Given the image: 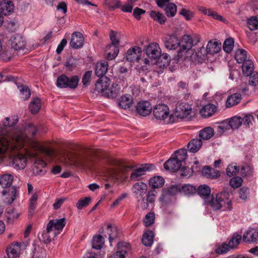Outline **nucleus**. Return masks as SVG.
Wrapping results in <instances>:
<instances>
[{"mask_svg":"<svg viewBox=\"0 0 258 258\" xmlns=\"http://www.w3.org/2000/svg\"><path fill=\"white\" fill-rule=\"evenodd\" d=\"M230 248H231L229 243L228 244H227L226 243H224L221 245L216 248L215 252L218 254H222L228 252Z\"/></svg>","mask_w":258,"mask_h":258,"instance_id":"obj_62","label":"nucleus"},{"mask_svg":"<svg viewBox=\"0 0 258 258\" xmlns=\"http://www.w3.org/2000/svg\"><path fill=\"white\" fill-rule=\"evenodd\" d=\"M12 47L15 50L23 49L26 46L25 39L19 34H16L12 36L10 39Z\"/></svg>","mask_w":258,"mask_h":258,"instance_id":"obj_15","label":"nucleus"},{"mask_svg":"<svg viewBox=\"0 0 258 258\" xmlns=\"http://www.w3.org/2000/svg\"><path fill=\"white\" fill-rule=\"evenodd\" d=\"M239 170V167L236 165H230L226 169V173L228 176L231 177L235 175Z\"/></svg>","mask_w":258,"mask_h":258,"instance_id":"obj_56","label":"nucleus"},{"mask_svg":"<svg viewBox=\"0 0 258 258\" xmlns=\"http://www.w3.org/2000/svg\"><path fill=\"white\" fill-rule=\"evenodd\" d=\"M155 166L152 164H145L140 167L135 169L131 174L130 179L132 181H137L140 179L141 177L144 175L147 171L153 170Z\"/></svg>","mask_w":258,"mask_h":258,"instance_id":"obj_8","label":"nucleus"},{"mask_svg":"<svg viewBox=\"0 0 258 258\" xmlns=\"http://www.w3.org/2000/svg\"><path fill=\"white\" fill-rule=\"evenodd\" d=\"M41 106V100L38 98L33 99L29 104V109L32 113L35 114L39 111Z\"/></svg>","mask_w":258,"mask_h":258,"instance_id":"obj_42","label":"nucleus"},{"mask_svg":"<svg viewBox=\"0 0 258 258\" xmlns=\"http://www.w3.org/2000/svg\"><path fill=\"white\" fill-rule=\"evenodd\" d=\"M214 135V129L211 127H206L200 131L199 136L201 140H208L213 137Z\"/></svg>","mask_w":258,"mask_h":258,"instance_id":"obj_34","label":"nucleus"},{"mask_svg":"<svg viewBox=\"0 0 258 258\" xmlns=\"http://www.w3.org/2000/svg\"><path fill=\"white\" fill-rule=\"evenodd\" d=\"M164 45L169 50H175L179 47V40L175 35L172 34L165 39Z\"/></svg>","mask_w":258,"mask_h":258,"instance_id":"obj_21","label":"nucleus"},{"mask_svg":"<svg viewBox=\"0 0 258 258\" xmlns=\"http://www.w3.org/2000/svg\"><path fill=\"white\" fill-rule=\"evenodd\" d=\"M242 123V118L235 116L229 120V125L232 130L238 129Z\"/></svg>","mask_w":258,"mask_h":258,"instance_id":"obj_45","label":"nucleus"},{"mask_svg":"<svg viewBox=\"0 0 258 258\" xmlns=\"http://www.w3.org/2000/svg\"><path fill=\"white\" fill-rule=\"evenodd\" d=\"M221 43L217 41L210 40L208 42L206 47L207 52L210 54L218 53L221 50Z\"/></svg>","mask_w":258,"mask_h":258,"instance_id":"obj_29","label":"nucleus"},{"mask_svg":"<svg viewBox=\"0 0 258 258\" xmlns=\"http://www.w3.org/2000/svg\"><path fill=\"white\" fill-rule=\"evenodd\" d=\"M27 137L23 134L16 135L13 137L12 141L4 137H0V160L3 159L4 153L9 148L13 150H19L25 146L28 142Z\"/></svg>","mask_w":258,"mask_h":258,"instance_id":"obj_1","label":"nucleus"},{"mask_svg":"<svg viewBox=\"0 0 258 258\" xmlns=\"http://www.w3.org/2000/svg\"><path fill=\"white\" fill-rule=\"evenodd\" d=\"M18 189L15 186L10 187L8 189H4L2 191L3 196L8 195L7 203L9 204H12L18 196Z\"/></svg>","mask_w":258,"mask_h":258,"instance_id":"obj_23","label":"nucleus"},{"mask_svg":"<svg viewBox=\"0 0 258 258\" xmlns=\"http://www.w3.org/2000/svg\"><path fill=\"white\" fill-rule=\"evenodd\" d=\"M104 4L108 6L110 10L118 9L121 6L120 0H105Z\"/></svg>","mask_w":258,"mask_h":258,"instance_id":"obj_52","label":"nucleus"},{"mask_svg":"<svg viewBox=\"0 0 258 258\" xmlns=\"http://www.w3.org/2000/svg\"><path fill=\"white\" fill-rule=\"evenodd\" d=\"M207 53V50L204 47L199 48L196 52V59L199 62H202L205 59Z\"/></svg>","mask_w":258,"mask_h":258,"instance_id":"obj_54","label":"nucleus"},{"mask_svg":"<svg viewBox=\"0 0 258 258\" xmlns=\"http://www.w3.org/2000/svg\"><path fill=\"white\" fill-rule=\"evenodd\" d=\"M146 53L152 59H157L161 54V50L159 44L156 42L150 43L146 47Z\"/></svg>","mask_w":258,"mask_h":258,"instance_id":"obj_14","label":"nucleus"},{"mask_svg":"<svg viewBox=\"0 0 258 258\" xmlns=\"http://www.w3.org/2000/svg\"><path fill=\"white\" fill-rule=\"evenodd\" d=\"M150 15L154 20L159 22L161 24H164L166 21V19L165 17L159 12L152 11L150 12Z\"/></svg>","mask_w":258,"mask_h":258,"instance_id":"obj_46","label":"nucleus"},{"mask_svg":"<svg viewBox=\"0 0 258 258\" xmlns=\"http://www.w3.org/2000/svg\"><path fill=\"white\" fill-rule=\"evenodd\" d=\"M253 172V168L249 165L245 164L241 168V174L242 176H250Z\"/></svg>","mask_w":258,"mask_h":258,"instance_id":"obj_57","label":"nucleus"},{"mask_svg":"<svg viewBox=\"0 0 258 258\" xmlns=\"http://www.w3.org/2000/svg\"><path fill=\"white\" fill-rule=\"evenodd\" d=\"M154 233L152 231H147L143 236L142 243L146 246H151L153 242Z\"/></svg>","mask_w":258,"mask_h":258,"instance_id":"obj_40","label":"nucleus"},{"mask_svg":"<svg viewBox=\"0 0 258 258\" xmlns=\"http://www.w3.org/2000/svg\"><path fill=\"white\" fill-rule=\"evenodd\" d=\"M243 241L248 243H255L258 240V230L255 228H250L243 235Z\"/></svg>","mask_w":258,"mask_h":258,"instance_id":"obj_17","label":"nucleus"},{"mask_svg":"<svg viewBox=\"0 0 258 258\" xmlns=\"http://www.w3.org/2000/svg\"><path fill=\"white\" fill-rule=\"evenodd\" d=\"M131 245L129 243L120 241L117 242L116 252L123 254V256L125 257L126 254L131 250Z\"/></svg>","mask_w":258,"mask_h":258,"instance_id":"obj_37","label":"nucleus"},{"mask_svg":"<svg viewBox=\"0 0 258 258\" xmlns=\"http://www.w3.org/2000/svg\"><path fill=\"white\" fill-rule=\"evenodd\" d=\"M197 192L199 196L203 198L205 201L211 197V188L206 184H202L200 185L197 189Z\"/></svg>","mask_w":258,"mask_h":258,"instance_id":"obj_28","label":"nucleus"},{"mask_svg":"<svg viewBox=\"0 0 258 258\" xmlns=\"http://www.w3.org/2000/svg\"><path fill=\"white\" fill-rule=\"evenodd\" d=\"M193 46V40L191 37L188 35H184L181 39L179 40V51L178 56L181 57L182 53L186 52L189 50Z\"/></svg>","mask_w":258,"mask_h":258,"instance_id":"obj_9","label":"nucleus"},{"mask_svg":"<svg viewBox=\"0 0 258 258\" xmlns=\"http://www.w3.org/2000/svg\"><path fill=\"white\" fill-rule=\"evenodd\" d=\"M196 191V187L190 184L184 185L181 187V192L185 195H191L195 193Z\"/></svg>","mask_w":258,"mask_h":258,"instance_id":"obj_55","label":"nucleus"},{"mask_svg":"<svg viewBox=\"0 0 258 258\" xmlns=\"http://www.w3.org/2000/svg\"><path fill=\"white\" fill-rule=\"evenodd\" d=\"M56 235V232L52 231L51 229H48L47 225L46 230L41 234L42 240L45 243H49Z\"/></svg>","mask_w":258,"mask_h":258,"instance_id":"obj_30","label":"nucleus"},{"mask_svg":"<svg viewBox=\"0 0 258 258\" xmlns=\"http://www.w3.org/2000/svg\"><path fill=\"white\" fill-rule=\"evenodd\" d=\"M18 121V116L14 115L11 117H6L3 121V124L5 127H12L16 124Z\"/></svg>","mask_w":258,"mask_h":258,"instance_id":"obj_48","label":"nucleus"},{"mask_svg":"<svg viewBox=\"0 0 258 258\" xmlns=\"http://www.w3.org/2000/svg\"><path fill=\"white\" fill-rule=\"evenodd\" d=\"M110 39L111 41V44L108 45V48L112 49L113 50V53L111 51H109L108 53L106 58L108 60H112L115 58L118 54L119 48L118 45L119 43V40L116 38V32L111 30L109 34Z\"/></svg>","mask_w":258,"mask_h":258,"instance_id":"obj_6","label":"nucleus"},{"mask_svg":"<svg viewBox=\"0 0 258 258\" xmlns=\"http://www.w3.org/2000/svg\"><path fill=\"white\" fill-rule=\"evenodd\" d=\"M108 64L107 62L103 61L98 62L95 68V74L99 78L106 77L104 76L108 70Z\"/></svg>","mask_w":258,"mask_h":258,"instance_id":"obj_25","label":"nucleus"},{"mask_svg":"<svg viewBox=\"0 0 258 258\" xmlns=\"http://www.w3.org/2000/svg\"><path fill=\"white\" fill-rule=\"evenodd\" d=\"M235 58L238 63H243L247 60V52L243 49H238L235 54Z\"/></svg>","mask_w":258,"mask_h":258,"instance_id":"obj_44","label":"nucleus"},{"mask_svg":"<svg viewBox=\"0 0 258 258\" xmlns=\"http://www.w3.org/2000/svg\"><path fill=\"white\" fill-rule=\"evenodd\" d=\"M154 117L159 120H164L169 114V108L165 104H159L153 108Z\"/></svg>","mask_w":258,"mask_h":258,"instance_id":"obj_10","label":"nucleus"},{"mask_svg":"<svg viewBox=\"0 0 258 258\" xmlns=\"http://www.w3.org/2000/svg\"><path fill=\"white\" fill-rule=\"evenodd\" d=\"M42 150V147H40L39 145L33 143L31 148V151L27 152V155L29 159H34L33 171L36 174H44L45 172L43 169L45 167L46 164L44 160L37 157L38 152Z\"/></svg>","mask_w":258,"mask_h":258,"instance_id":"obj_4","label":"nucleus"},{"mask_svg":"<svg viewBox=\"0 0 258 258\" xmlns=\"http://www.w3.org/2000/svg\"><path fill=\"white\" fill-rule=\"evenodd\" d=\"M152 109L151 104L147 101L139 102L136 106L137 112L143 116H147L149 115Z\"/></svg>","mask_w":258,"mask_h":258,"instance_id":"obj_18","label":"nucleus"},{"mask_svg":"<svg viewBox=\"0 0 258 258\" xmlns=\"http://www.w3.org/2000/svg\"><path fill=\"white\" fill-rule=\"evenodd\" d=\"M187 157V152L184 149L176 150L174 154L164 163V167L172 172L178 171L181 167L182 162L184 161Z\"/></svg>","mask_w":258,"mask_h":258,"instance_id":"obj_3","label":"nucleus"},{"mask_svg":"<svg viewBox=\"0 0 258 258\" xmlns=\"http://www.w3.org/2000/svg\"><path fill=\"white\" fill-rule=\"evenodd\" d=\"M191 105L187 103L177 104L174 114L177 118L183 119L188 116L191 112Z\"/></svg>","mask_w":258,"mask_h":258,"instance_id":"obj_7","label":"nucleus"},{"mask_svg":"<svg viewBox=\"0 0 258 258\" xmlns=\"http://www.w3.org/2000/svg\"><path fill=\"white\" fill-rule=\"evenodd\" d=\"M209 199V200L206 201L205 202L214 210L222 209V211H224L231 210L232 209L231 202L228 199V193L226 191L217 194L215 198L212 196Z\"/></svg>","mask_w":258,"mask_h":258,"instance_id":"obj_2","label":"nucleus"},{"mask_svg":"<svg viewBox=\"0 0 258 258\" xmlns=\"http://www.w3.org/2000/svg\"><path fill=\"white\" fill-rule=\"evenodd\" d=\"M13 180V176L11 174H4L0 176V185L3 188L9 187Z\"/></svg>","mask_w":258,"mask_h":258,"instance_id":"obj_39","label":"nucleus"},{"mask_svg":"<svg viewBox=\"0 0 258 258\" xmlns=\"http://www.w3.org/2000/svg\"><path fill=\"white\" fill-rule=\"evenodd\" d=\"M247 25L250 30L258 29V18L256 16H252L247 20Z\"/></svg>","mask_w":258,"mask_h":258,"instance_id":"obj_51","label":"nucleus"},{"mask_svg":"<svg viewBox=\"0 0 258 258\" xmlns=\"http://www.w3.org/2000/svg\"><path fill=\"white\" fill-rule=\"evenodd\" d=\"M242 72L246 76H249L252 75L254 70V65L252 61L247 59V60L243 62L242 66Z\"/></svg>","mask_w":258,"mask_h":258,"instance_id":"obj_36","label":"nucleus"},{"mask_svg":"<svg viewBox=\"0 0 258 258\" xmlns=\"http://www.w3.org/2000/svg\"><path fill=\"white\" fill-rule=\"evenodd\" d=\"M104 243V238L102 236L99 235L94 236L92 239V247L96 249H100Z\"/></svg>","mask_w":258,"mask_h":258,"instance_id":"obj_43","label":"nucleus"},{"mask_svg":"<svg viewBox=\"0 0 258 258\" xmlns=\"http://www.w3.org/2000/svg\"><path fill=\"white\" fill-rule=\"evenodd\" d=\"M164 183V179L160 176H154L150 178L149 184L154 188H158L162 186Z\"/></svg>","mask_w":258,"mask_h":258,"instance_id":"obj_41","label":"nucleus"},{"mask_svg":"<svg viewBox=\"0 0 258 258\" xmlns=\"http://www.w3.org/2000/svg\"><path fill=\"white\" fill-rule=\"evenodd\" d=\"M179 14L183 16L187 21L190 20L194 16V12L185 9H182L179 12Z\"/></svg>","mask_w":258,"mask_h":258,"instance_id":"obj_63","label":"nucleus"},{"mask_svg":"<svg viewBox=\"0 0 258 258\" xmlns=\"http://www.w3.org/2000/svg\"><path fill=\"white\" fill-rule=\"evenodd\" d=\"M217 110L215 105L209 103L204 105L200 110V113L204 117H209L212 116Z\"/></svg>","mask_w":258,"mask_h":258,"instance_id":"obj_24","label":"nucleus"},{"mask_svg":"<svg viewBox=\"0 0 258 258\" xmlns=\"http://www.w3.org/2000/svg\"><path fill=\"white\" fill-rule=\"evenodd\" d=\"M203 144L202 141L200 139H192L187 144V149L189 152L196 153L201 148Z\"/></svg>","mask_w":258,"mask_h":258,"instance_id":"obj_32","label":"nucleus"},{"mask_svg":"<svg viewBox=\"0 0 258 258\" xmlns=\"http://www.w3.org/2000/svg\"><path fill=\"white\" fill-rule=\"evenodd\" d=\"M91 201L90 197H85L84 199H80L77 203V207L78 209H82L83 208L89 205Z\"/></svg>","mask_w":258,"mask_h":258,"instance_id":"obj_58","label":"nucleus"},{"mask_svg":"<svg viewBox=\"0 0 258 258\" xmlns=\"http://www.w3.org/2000/svg\"><path fill=\"white\" fill-rule=\"evenodd\" d=\"M14 10V5L10 0H3L0 3V12L4 15H9Z\"/></svg>","mask_w":258,"mask_h":258,"instance_id":"obj_22","label":"nucleus"},{"mask_svg":"<svg viewBox=\"0 0 258 258\" xmlns=\"http://www.w3.org/2000/svg\"><path fill=\"white\" fill-rule=\"evenodd\" d=\"M241 236L240 234H234L232 239L229 241V244L231 248H234L238 245L241 240Z\"/></svg>","mask_w":258,"mask_h":258,"instance_id":"obj_60","label":"nucleus"},{"mask_svg":"<svg viewBox=\"0 0 258 258\" xmlns=\"http://www.w3.org/2000/svg\"><path fill=\"white\" fill-rule=\"evenodd\" d=\"M110 79L108 77H101L95 83V90L103 96L109 85Z\"/></svg>","mask_w":258,"mask_h":258,"instance_id":"obj_20","label":"nucleus"},{"mask_svg":"<svg viewBox=\"0 0 258 258\" xmlns=\"http://www.w3.org/2000/svg\"><path fill=\"white\" fill-rule=\"evenodd\" d=\"M234 41L232 38L226 39L223 44V50L227 53H230L234 47Z\"/></svg>","mask_w":258,"mask_h":258,"instance_id":"obj_49","label":"nucleus"},{"mask_svg":"<svg viewBox=\"0 0 258 258\" xmlns=\"http://www.w3.org/2000/svg\"><path fill=\"white\" fill-rule=\"evenodd\" d=\"M202 173L205 177L211 179H215L220 175L218 170L209 166L204 167Z\"/></svg>","mask_w":258,"mask_h":258,"instance_id":"obj_26","label":"nucleus"},{"mask_svg":"<svg viewBox=\"0 0 258 258\" xmlns=\"http://www.w3.org/2000/svg\"><path fill=\"white\" fill-rule=\"evenodd\" d=\"M167 194L170 196H174L181 192V187L177 184L171 185L167 189Z\"/></svg>","mask_w":258,"mask_h":258,"instance_id":"obj_61","label":"nucleus"},{"mask_svg":"<svg viewBox=\"0 0 258 258\" xmlns=\"http://www.w3.org/2000/svg\"><path fill=\"white\" fill-rule=\"evenodd\" d=\"M141 54V48L139 46H135L127 51L126 58L130 62L137 61L140 59Z\"/></svg>","mask_w":258,"mask_h":258,"instance_id":"obj_16","label":"nucleus"},{"mask_svg":"<svg viewBox=\"0 0 258 258\" xmlns=\"http://www.w3.org/2000/svg\"><path fill=\"white\" fill-rule=\"evenodd\" d=\"M107 233L109 236L110 245L112 246V243L117 241L118 231L115 227H112L111 224H108L106 228Z\"/></svg>","mask_w":258,"mask_h":258,"instance_id":"obj_27","label":"nucleus"},{"mask_svg":"<svg viewBox=\"0 0 258 258\" xmlns=\"http://www.w3.org/2000/svg\"><path fill=\"white\" fill-rule=\"evenodd\" d=\"M84 37L80 32H74L71 35L70 45L74 49H78L84 46Z\"/></svg>","mask_w":258,"mask_h":258,"instance_id":"obj_12","label":"nucleus"},{"mask_svg":"<svg viewBox=\"0 0 258 258\" xmlns=\"http://www.w3.org/2000/svg\"><path fill=\"white\" fill-rule=\"evenodd\" d=\"M66 223V219L62 218L51 220L49 221L47 225L48 226V229H51L52 231L56 232L57 235L62 230Z\"/></svg>","mask_w":258,"mask_h":258,"instance_id":"obj_13","label":"nucleus"},{"mask_svg":"<svg viewBox=\"0 0 258 258\" xmlns=\"http://www.w3.org/2000/svg\"><path fill=\"white\" fill-rule=\"evenodd\" d=\"M164 11L166 16L168 17H174L177 11V7L175 4L173 3H170L164 8Z\"/></svg>","mask_w":258,"mask_h":258,"instance_id":"obj_47","label":"nucleus"},{"mask_svg":"<svg viewBox=\"0 0 258 258\" xmlns=\"http://www.w3.org/2000/svg\"><path fill=\"white\" fill-rule=\"evenodd\" d=\"M121 88L120 86L115 83H113L111 86L107 87V90L105 91L103 96L109 98H115L120 94Z\"/></svg>","mask_w":258,"mask_h":258,"instance_id":"obj_19","label":"nucleus"},{"mask_svg":"<svg viewBox=\"0 0 258 258\" xmlns=\"http://www.w3.org/2000/svg\"><path fill=\"white\" fill-rule=\"evenodd\" d=\"M18 88L21 92V98L24 100H26L30 98L31 93L27 86L23 85L18 86Z\"/></svg>","mask_w":258,"mask_h":258,"instance_id":"obj_50","label":"nucleus"},{"mask_svg":"<svg viewBox=\"0 0 258 258\" xmlns=\"http://www.w3.org/2000/svg\"><path fill=\"white\" fill-rule=\"evenodd\" d=\"M241 99V95L240 94L234 93L228 97L226 102V105L227 107H231L239 103Z\"/></svg>","mask_w":258,"mask_h":258,"instance_id":"obj_38","label":"nucleus"},{"mask_svg":"<svg viewBox=\"0 0 258 258\" xmlns=\"http://www.w3.org/2000/svg\"><path fill=\"white\" fill-rule=\"evenodd\" d=\"M155 219V214L153 212H149L144 219V222L146 227H149L153 224Z\"/></svg>","mask_w":258,"mask_h":258,"instance_id":"obj_53","label":"nucleus"},{"mask_svg":"<svg viewBox=\"0 0 258 258\" xmlns=\"http://www.w3.org/2000/svg\"><path fill=\"white\" fill-rule=\"evenodd\" d=\"M243 182L242 179L239 176L233 177L230 180V185L233 188H238L240 187Z\"/></svg>","mask_w":258,"mask_h":258,"instance_id":"obj_59","label":"nucleus"},{"mask_svg":"<svg viewBox=\"0 0 258 258\" xmlns=\"http://www.w3.org/2000/svg\"><path fill=\"white\" fill-rule=\"evenodd\" d=\"M25 155L19 154L15 156L13 159V165L16 169H23L27 165V158H29L27 152L31 151V148L29 149H25Z\"/></svg>","mask_w":258,"mask_h":258,"instance_id":"obj_11","label":"nucleus"},{"mask_svg":"<svg viewBox=\"0 0 258 258\" xmlns=\"http://www.w3.org/2000/svg\"><path fill=\"white\" fill-rule=\"evenodd\" d=\"M208 16L212 17L214 19L218 20L220 22H222L225 23L227 22V21L225 18H223L222 16L219 15L216 12L212 10H211V11H209L208 13Z\"/></svg>","mask_w":258,"mask_h":258,"instance_id":"obj_64","label":"nucleus"},{"mask_svg":"<svg viewBox=\"0 0 258 258\" xmlns=\"http://www.w3.org/2000/svg\"><path fill=\"white\" fill-rule=\"evenodd\" d=\"M133 98L130 95L122 96L119 101V106L124 109L129 108L133 104Z\"/></svg>","mask_w":258,"mask_h":258,"instance_id":"obj_35","label":"nucleus"},{"mask_svg":"<svg viewBox=\"0 0 258 258\" xmlns=\"http://www.w3.org/2000/svg\"><path fill=\"white\" fill-rule=\"evenodd\" d=\"M69 80V77L66 76L65 75H62L60 76H59L56 81V86L57 87L60 88H67L68 87L72 86L73 85L76 84L75 80L74 79H72L71 81L72 83L71 85H68V82Z\"/></svg>","mask_w":258,"mask_h":258,"instance_id":"obj_31","label":"nucleus"},{"mask_svg":"<svg viewBox=\"0 0 258 258\" xmlns=\"http://www.w3.org/2000/svg\"><path fill=\"white\" fill-rule=\"evenodd\" d=\"M132 189L136 195L142 196L146 193L147 185L144 182H137L133 185Z\"/></svg>","mask_w":258,"mask_h":258,"instance_id":"obj_33","label":"nucleus"},{"mask_svg":"<svg viewBox=\"0 0 258 258\" xmlns=\"http://www.w3.org/2000/svg\"><path fill=\"white\" fill-rule=\"evenodd\" d=\"M26 247V245L24 242H13L6 250L7 255L9 258H19Z\"/></svg>","mask_w":258,"mask_h":258,"instance_id":"obj_5","label":"nucleus"}]
</instances>
